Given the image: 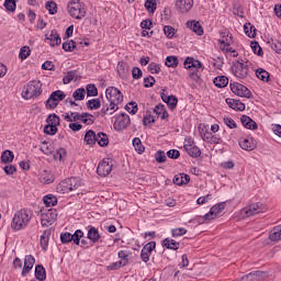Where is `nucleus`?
<instances>
[{"label":"nucleus","instance_id":"57","mask_svg":"<svg viewBox=\"0 0 281 281\" xmlns=\"http://www.w3.org/2000/svg\"><path fill=\"white\" fill-rule=\"evenodd\" d=\"M155 159H156L157 164H166V161H167L166 151H164L161 149L156 151Z\"/></svg>","mask_w":281,"mask_h":281},{"label":"nucleus","instance_id":"9","mask_svg":"<svg viewBox=\"0 0 281 281\" xmlns=\"http://www.w3.org/2000/svg\"><path fill=\"white\" fill-rule=\"evenodd\" d=\"M65 98H67V94H65L63 90L53 91L46 101V109H56L58 103L63 102Z\"/></svg>","mask_w":281,"mask_h":281},{"label":"nucleus","instance_id":"41","mask_svg":"<svg viewBox=\"0 0 281 281\" xmlns=\"http://www.w3.org/2000/svg\"><path fill=\"white\" fill-rule=\"evenodd\" d=\"M184 150L189 156L193 157V159L201 157V149L196 145H193L192 147H189Z\"/></svg>","mask_w":281,"mask_h":281},{"label":"nucleus","instance_id":"34","mask_svg":"<svg viewBox=\"0 0 281 281\" xmlns=\"http://www.w3.org/2000/svg\"><path fill=\"white\" fill-rule=\"evenodd\" d=\"M244 32L248 38H256V26L251 24L250 22H246L244 24Z\"/></svg>","mask_w":281,"mask_h":281},{"label":"nucleus","instance_id":"20","mask_svg":"<svg viewBox=\"0 0 281 281\" xmlns=\"http://www.w3.org/2000/svg\"><path fill=\"white\" fill-rule=\"evenodd\" d=\"M100 231L97 227L89 225L87 239L90 240L92 245H95V243L100 241Z\"/></svg>","mask_w":281,"mask_h":281},{"label":"nucleus","instance_id":"49","mask_svg":"<svg viewBox=\"0 0 281 281\" xmlns=\"http://www.w3.org/2000/svg\"><path fill=\"white\" fill-rule=\"evenodd\" d=\"M177 104H179V99L175 95H168L167 106H169L170 111H175L177 109Z\"/></svg>","mask_w":281,"mask_h":281},{"label":"nucleus","instance_id":"47","mask_svg":"<svg viewBox=\"0 0 281 281\" xmlns=\"http://www.w3.org/2000/svg\"><path fill=\"white\" fill-rule=\"evenodd\" d=\"M74 236L69 232L60 233V243L61 245H69V243H72Z\"/></svg>","mask_w":281,"mask_h":281},{"label":"nucleus","instance_id":"7","mask_svg":"<svg viewBox=\"0 0 281 281\" xmlns=\"http://www.w3.org/2000/svg\"><path fill=\"white\" fill-rule=\"evenodd\" d=\"M78 188H80V179L71 177L57 184V192L60 194H69V192H74V190H78Z\"/></svg>","mask_w":281,"mask_h":281},{"label":"nucleus","instance_id":"60","mask_svg":"<svg viewBox=\"0 0 281 281\" xmlns=\"http://www.w3.org/2000/svg\"><path fill=\"white\" fill-rule=\"evenodd\" d=\"M87 93V91L85 90V88H79L77 89L74 93H72V98L74 100L78 101V100H85V94Z\"/></svg>","mask_w":281,"mask_h":281},{"label":"nucleus","instance_id":"33","mask_svg":"<svg viewBox=\"0 0 281 281\" xmlns=\"http://www.w3.org/2000/svg\"><path fill=\"white\" fill-rule=\"evenodd\" d=\"M35 278L40 281L47 280V272L45 271V267H43V265L35 266Z\"/></svg>","mask_w":281,"mask_h":281},{"label":"nucleus","instance_id":"45","mask_svg":"<svg viewBox=\"0 0 281 281\" xmlns=\"http://www.w3.org/2000/svg\"><path fill=\"white\" fill-rule=\"evenodd\" d=\"M46 122L50 125V126H60V116L56 115V114H49Z\"/></svg>","mask_w":281,"mask_h":281},{"label":"nucleus","instance_id":"48","mask_svg":"<svg viewBox=\"0 0 281 281\" xmlns=\"http://www.w3.org/2000/svg\"><path fill=\"white\" fill-rule=\"evenodd\" d=\"M86 104H87L88 109H90V111H95V110L100 109V106H102L100 99H91Z\"/></svg>","mask_w":281,"mask_h":281},{"label":"nucleus","instance_id":"22","mask_svg":"<svg viewBox=\"0 0 281 281\" xmlns=\"http://www.w3.org/2000/svg\"><path fill=\"white\" fill-rule=\"evenodd\" d=\"M186 26L189 27L194 34L198 36H203V26H201V23L196 20H191L186 23Z\"/></svg>","mask_w":281,"mask_h":281},{"label":"nucleus","instance_id":"62","mask_svg":"<svg viewBox=\"0 0 281 281\" xmlns=\"http://www.w3.org/2000/svg\"><path fill=\"white\" fill-rule=\"evenodd\" d=\"M44 133H46V135H56V133H58V127H56V125H45L44 126Z\"/></svg>","mask_w":281,"mask_h":281},{"label":"nucleus","instance_id":"17","mask_svg":"<svg viewBox=\"0 0 281 281\" xmlns=\"http://www.w3.org/2000/svg\"><path fill=\"white\" fill-rule=\"evenodd\" d=\"M244 278L246 281H262L269 278V272L257 270L244 276Z\"/></svg>","mask_w":281,"mask_h":281},{"label":"nucleus","instance_id":"36","mask_svg":"<svg viewBox=\"0 0 281 281\" xmlns=\"http://www.w3.org/2000/svg\"><path fill=\"white\" fill-rule=\"evenodd\" d=\"M43 202L46 207H54V205H58V198L54 194H47L43 198Z\"/></svg>","mask_w":281,"mask_h":281},{"label":"nucleus","instance_id":"38","mask_svg":"<svg viewBox=\"0 0 281 281\" xmlns=\"http://www.w3.org/2000/svg\"><path fill=\"white\" fill-rule=\"evenodd\" d=\"M81 122L83 124H87L88 126H91V124H95V116L91 113L82 112L80 114Z\"/></svg>","mask_w":281,"mask_h":281},{"label":"nucleus","instance_id":"31","mask_svg":"<svg viewBox=\"0 0 281 281\" xmlns=\"http://www.w3.org/2000/svg\"><path fill=\"white\" fill-rule=\"evenodd\" d=\"M161 245H162V247H166V249H171L173 251H177V249H179L180 243L167 237L161 241Z\"/></svg>","mask_w":281,"mask_h":281},{"label":"nucleus","instance_id":"53","mask_svg":"<svg viewBox=\"0 0 281 281\" xmlns=\"http://www.w3.org/2000/svg\"><path fill=\"white\" fill-rule=\"evenodd\" d=\"M46 10L48 11L49 14L54 15L56 12H58V5L54 1H47L45 4Z\"/></svg>","mask_w":281,"mask_h":281},{"label":"nucleus","instance_id":"40","mask_svg":"<svg viewBox=\"0 0 281 281\" xmlns=\"http://www.w3.org/2000/svg\"><path fill=\"white\" fill-rule=\"evenodd\" d=\"M166 67H171L172 69H177L179 67V58L177 56H167L165 60Z\"/></svg>","mask_w":281,"mask_h":281},{"label":"nucleus","instance_id":"26","mask_svg":"<svg viewBox=\"0 0 281 281\" xmlns=\"http://www.w3.org/2000/svg\"><path fill=\"white\" fill-rule=\"evenodd\" d=\"M154 113H156L158 117L160 116L161 120H168V117H170V114H168V110H166V105H164L162 103H158L154 108Z\"/></svg>","mask_w":281,"mask_h":281},{"label":"nucleus","instance_id":"51","mask_svg":"<svg viewBox=\"0 0 281 281\" xmlns=\"http://www.w3.org/2000/svg\"><path fill=\"white\" fill-rule=\"evenodd\" d=\"M270 47L276 54H281V42L278 40L270 38L269 42Z\"/></svg>","mask_w":281,"mask_h":281},{"label":"nucleus","instance_id":"64","mask_svg":"<svg viewBox=\"0 0 281 281\" xmlns=\"http://www.w3.org/2000/svg\"><path fill=\"white\" fill-rule=\"evenodd\" d=\"M164 33L167 36V38H173V36H175V27H172L170 25H166L164 27Z\"/></svg>","mask_w":281,"mask_h":281},{"label":"nucleus","instance_id":"5","mask_svg":"<svg viewBox=\"0 0 281 281\" xmlns=\"http://www.w3.org/2000/svg\"><path fill=\"white\" fill-rule=\"evenodd\" d=\"M231 69L235 78L245 80V78L249 76V60L245 61L244 59H239V60L233 61Z\"/></svg>","mask_w":281,"mask_h":281},{"label":"nucleus","instance_id":"46","mask_svg":"<svg viewBox=\"0 0 281 281\" xmlns=\"http://www.w3.org/2000/svg\"><path fill=\"white\" fill-rule=\"evenodd\" d=\"M32 54L30 46H22L19 53L20 60H27V57Z\"/></svg>","mask_w":281,"mask_h":281},{"label":"nucleus","instance_id":"12","mask_svg":"<svg viewBox=\"0 0 281 281\" xmlns=\"http://www.w3.org/2000/svg\"><path fill=\"white\" fill-rule=\"evenodd\" d=\"M227 207L226 202H220L215 205H213L210 211L203 216V221H214L218 214L223 212Z\"/></svg>","mask_w":281,"mask_h":281},{"label":"nucleus","instance_id":"52","mask_svg":"<svg viewBox=\"0 0 281 281\" xmlns=\"http://www.w3.org/2000/svg\"><path fill=\"white\" fill-rule=\"evenodd\" d=\"M16 1L18 0H5L3 7L8 12H16Z\"/></svg>","mask_w":281,"mask_h":281},{"label":"nucleus","instance_id":"30","mask_svg":"<svg viewBox=\"0 0 281 281\" xmlns=\"http://www.w3.org/2000/svg\"><path fill=\"white\" fill-rule=\"evenodd\" d=\"M95 143L101 148L109 146V135H106V133H104V132H99L95 136Z\"/></svg>","mask_w":281,"mask_h":281},{"label":"nucleus","instance_id":"2","mask_svg":"<svg viewBox=\"0 0 281 281\" xmlns=\"http://www.w3.org/2000/svg\"><path fill=\"white\" fill-rule=\"evenodd\" d=\"M34 213L30 209H21L16 211L11 221V228L13 232H21V229H25L27 225H30V221H32V216Z\"/></svg>","mask_w":281,"mask_h":281},{"label":"nucleus","instance_id":"55","mask_svg":"<svg viewBox=\"0 0 281 281\" xmlns=\"http://www.w3.org/2000/svg\"><path fill=\"white\" fill-rule=\"evenodd\" d=\"M67 157V150L65 148H59L54 153V159L57 161H63Z\"/></svg>","mask_w":281,"mask_h":281},{"label":"nucleus","instance_id":"37","mask_svg":"<svg viewBox=\"0 0 281 281\" xmlns=\"http://www.w3.org/2000/svg\"><path fill=\"white\" fill-rule=\"evenodd\" d=\"M95 136H97L95 132L93 130H89L85 134L83 142H86V144H88V146H94Z\"/></svg>","mask_w":281,"mask_h":281},{"label":"nucleus","instance_id":"32","mask_svg":"<svg viewBox=\"0 0 281 281\" xmlns=\"http://www.w3.org/2000/svg\"><path fill=\"white\" fill-rule=\"evenodd\" d=\"M213 83L217 89H225V87L229 85V79L225 76H217L213 79Z\"/></svg>","mask_w":281,"mask_h":281},{"label":"nucleus","instance_id":"39","mask_svg":"<svg viewBox=\"0 0 281 281\" xmlns=\"http://www.w3.org/2000/svg\"><path fill=\"white\" fill-rule=\"evenodd\" d=\"M256 76L259 80H262V82H269L271 75H269V71L265 70V68H258L256 70Z\"/></svg>","mask_w":281,"mask_h":281},{"label":"nucleus","instance_id":"3","mask_svg":"<svg viewBox=\"0 0 281 281\" xmlns=\"http://www.w3.org/2000/svg\"><path fill=\"white\" fill-rule=\"evenodd\" d=\"M41 93H43V83L40 80H33L24 86L22 98L24 100H32V98H38Z\"/></svg>","mask_w":281,"mask_h":281},{"label":"nucleus","instance_id":"50","mask_svg":"<svg viewBox=\"0 0 281 281\" xmlns=\"http://www.w3.org/2000/svg\"><path fill=\"white\" fill-rule=\"evenodd\" d=\"M88 98H95L98 95V87L93 83H89L86 87Z\"/></svg>","mask_w":281,"mask_h":281},{"label":"nucleus","instance_id":"18","mask_svg":"<svg viewBox=\"0 0 281 281\" xmlns=\"http://www.w3.org/2000/svg\"><path fill=\"white\" fill-rule=\"evenodd\" d=\"M193 5H194V0H177L176 1L177 10L182 14H186V12H190Z\"/></svg>","mask_w":281,"mask_h":281},{"label":"nucleus","instance_id":"58","mask_svg":"<svg viewBox=\"0 0 281 281\" xmlns=\"http://www.w3.org/2000/svg\"><path fill=\"white\" fill-rule=\"evenodd\" d=\"M125 111H127V113H131L132 115H135V113H137L138 111V108H137V102H128L126 105H125Z\"/></svg>","mask_w":281,"mask_h":281},{"label":"nucleus","instance_id":"63","mask_svg":"<svg viewBox=\"0 0 281 281\" xmlns=\"http://www.w3.org/2000/svg\"><path fill=\"white\" fill-rule=\"evenodd\" d=\"M224 124L228 127V128H238V125L236 124V121H234V119L229 117V116H225L223 119Z\"/></svg>","mask_w":281,"mask_h":281},{"label":"nucleus","instance_id":"10","mask_svg":"<svg viewBox=\"0 0 281 281\" xmlns=\"http://www.w3.org/2000/svg\"><path fill=\"white\" fill-rule=\"evenodd\" d=\"M243 212L245 216L249 218V216H256V214H263V212H267V205L261 202L252 203L243 209Z\"/></svg>","mask_w":281,"mask_h":281},{"label":"nucleus","instance_id":"54","mask_svg":"<svg viewBox=\"0 0 281 281\" xmlns=\"http://www.w3.org/2000/svg\"><path fill=\"white\" fill-rule=\"evenodd\" d=\"M250 47H251L254 54H256L257 56H263L265 55V53L262 52V47H260V44L258 42L252 41L250 43Z\"/></svg>","mask_w":281,"mask_h":281},{"label":"nucleus","instance_id":"11","mask_svg":"<svg viewBox=\"0 0 281 281\" xmlns=\"http://www.w3.org/2000/svg\"><path fill=\"white\" fill-rule=\"evenodd\" d=\"M128 126H131V116L128 114L121 113L119 116H116L113 124L114 131H117L120 133L125 128H128Z\"/></svg>","mask_w":281,"mask_h":281},{"label":"nucleus","instance_id":"61","mask_svg":"<svg viewBox=\"0 0 281 281\" xmlns=\"http://www.w3.org/2000/svg\"><path fill=\"white\" fill-rule=\"evenodd\" d=\"M119 258L121 259V262L128 265V256H131V252L128 250H120L117 254Z\"/></svg>","mask_w":281,"mask_h":281},{"label":"nucleus","instance_id":"24","mask_svg":"<svg viewBox=\"0 0 281 281\" xmlns=\"http://www.w3.org/2000/svg\"><path fill=\"white\" fill-rule=\"evenodd\" d=\"M226 104L229 106V109H233V111H245L246 109L245 103L236 99H226Z\"/></svg>","mask_w":281,"mask_h":281},{"label":"nucleus","instance_id":"59","mask_svg":"<svg viewBox=\"0 0 281 281\" xmlns=\"http://www.w3.org/2000/svg\"><path fill=\"white\" fill-rule=\"evenodd\" d=\"M61 47L64 52H74L76 49V41L70 40L69 42H64Z\"/></svg>","mask_w":281,"mask_h":281},{"label":"nucleus","instance_id":"19","mask_svg":"<svg viewBox=\"0 0 281 281\" xmlns=\"http://www.w3.org/2000/svg\"><path fill=\"white\" fill-rule=\"evenodd\" d=\"M49 238H52V228H47L40 237V245L43 251L49 249Z\"/></svg>","mask_w":281,"mask_h":281},{"label":"nucleus","instance_id":"6","mask_svg":"<svg viewBox=\"0 0 281 281\" xmlns=\"http://www.w3.org/2000/svg\"><path fill=\"white\" fill-rule=\"evenodd\" d=\"M68 12L72 19H77L80 21L87 16V10L85 9V3L80 2V0H71L68 2Z\"/></svg>","mask_w":281,"mask_h":281},{"label":"nucleus","instance_id":"4","mask_svg":"<svg viewBox=\"0 0 281 281\" xmlns=\"http://www.w3.org/2000/svg\"><path fill=\"white\" fill-rule=\"evenodd\" d=\"M183 65L184 69H190L189 77L191 78V80H194V82H199L201 80L199 69L203 68V63H201L199 59H194V57H187Z\"/></svg>","mask_w":281,"mask_h":281},{"label":"nucleus","instance_id":"29","mask_svg":"<svg viewBox=\"0 0 281 281\" xmlns=\"http://www.w3.org/2000/svg\"><path fill=\"white\" fill-rule=\"evenodd\" d=\"M54 179H55L54 175L52 173V171H48V170H44L40 175V181H41V183H44V186L54 183Z\"/></svg>","mask_w":281,"mask_h":281},{"label":"nucleus","instance_id":"35","mask_svg":"<svg viewBox=\"0 0 281 281\" xmlns=\"http://www.w3.org/2000/svg\"><path fill=\"white\" fill-rule=\"evenodd\" d=\"M14 161V153L10 149L2 151L1 164H12Z\"/></svg>","mask_w":281,"mask_h":281},{"label":"nucleus","instance_id":"16","mask_svg":"<svg viewBox=\"0 0 281 281\" xmlns=\"http://www.w3.org/2000/svg\"><path fill=\"white\" fill-rule=\"evenodd\" d=\"M36 262V258H34V256L32 255H26L24 257V266L21 272V277L25 278V276H27V273H30V271H32V269L34 268V265Z\"/></svg>","mask_w":281,"mask_h":281},{"label":"nucleus","instance_id":"42","mask_svg":"<svg viewBox=\"0 0 281 281\" xmlns=\"http://www.w3.org/2000/svg\"><path fill=\"white\" fill-rule=\"evenodd\" d=\"M82 238H85V232H82V229L75 231V233L72 234V243H74V245L79 246L80 245V240H82Z\"/></svg>","mask_w":281,"mask_h":281},{"label":"nucleus","instance_id":"23","mask_svg":"<svg viewBox=\"0 0 281 281\" xmlns=\"http://www.w3.org/2000/svg\"><path fill=\"white\" fill-rule=\"evenodd\" d=\"M116 69L120 78H126L131 74V66L126 61H119Z\"/></svg>","mask_w":281,"mask_h":281},{"label":"nucleus","instance_id":"13","mask_svg":"<svg viewBox=\"0 0 281 281\" xmlns=\"http://www.w3.org/2000/svg\"><path fill=\"white\" fill-rule=\"evenodd\" d=\"M231 90L235 95H238L239 98H251V90L245 86H243L239 82H233L231 83Z\"/></svg>","mask_w":281,"mask_h":281},{"label":"nucleus","instance_id":"56","mask_svg":"<svg viewBox=\"0 0 281 281\" xmlns=\"http://www.w3.org/2000/svg\"><path fill=\"white\" fill-rule=\"evenodd\" d=\"M188 234V229L183 227L172 228L171 229V236L172 238H179V236H186Z\"/></svg>","mask_w":281,"mask_h":281},{"label":"nucleus","instance_id":"1","mask_svg":"<svg viewBox=\"0 0 281 281\" xmlns=\"http://www.w3.org/2000/svg\"><path fill=\"white\" fill-rule=\"evenodd\" d=\"M105 98L109 103L103 104L101 115H113L120 109V104L124 102V94L116 87H108L105 90Z\"/></svg>","mask_w":281,"mask_h":281},{"label":"nucleus","instance_id":"21","mask_svg":"<svg viewBox=\"0 0 281 281\" xmlns=\"http://www.w3.org/2000/svg\"><path fill=\"white\" fill-rule=\"evenodd\" d=\"M240 122H241L244 128H248V131H258V123H256V121H254L249 116H247L245 114L241 115Z\"/></svg>","mask_w":281,"mask_h":281},{"label":"nucleus","instance_id":"14","mask_svg":"<svg viewBox=\"0 0 281 281\" xmlns=\"http://www.w3.org/2000/svg\"><path fill=\"white\" fill-rule=\"evenodd\" d=\"M155 249H157L156 241H149L143 247L140 251V259L143 260V262H148L150 260V255L153 254V251H155Z\"/></svg>","mask_w":281,"mask_h":281},{"label":"nucleus","instance_id":"25","mask_svg":"<svg viewBox=\"0 0 281 281\" xmlns=\"http://www.w3.org/2000/svg\"><path fill=\"white\" fill-rule=\"evenodd\" d=\"M173 183L176 186H188L190 183V175L188 173H178L173 177Z\"/></svg>","mask_w":281,"mask_h":281},{"label":"nucleus","instance_id":"15","mask_svg":"<svg viewBox=\"0 0 281 281\" xmlns=\"http://www.w3.org/2000/svg\"><path fill=\"white\" fill-rule=\"evenodd\" d=\"M111 170H113V164H110L106 160L100 161L97 167V173L99 177H109V175H111Z\"/></svg>","mask_w":281,"mask_h":281},{"label":"nucleus","instance_id":"43","mask_svg":"<svg viewBox=\"0 0 281 281\" xmlns=\"http://www.w3.org/2000/svg\"><path fill=\"white\" fill-rule=\"evenodd\" d=\"M145 8L149 14H155V11L157 10V0H146Z\"/></svg>","mask_w":281,"mask_h":281},{"label":"nucleus","instance_id":"8","mask_svg":"<svg viewBox=\"0 0 281 281\" xmlns=\"http://www.w3.org/2000/svg\"><path fill=\"white\" fill-rule=\"evenodd\" d=\"M58 220V211L56 209H49L47 212L42 213L41 215V225L42 227H49V225H54Z\"/></svg>","mask_w":281,"mask_h":281},{"label":"nucleus","instance_id":"28","mask_svg":"<svg viewBox=\"0 0 281 281\" xmlns=\"http://www.w3.org/2000/svg\"><path fill=\"white\" fill-rule=\"evenodd\" d=\"M239 146L243 150H256V143H254V138H244L243 140H239Z\"/></svg>","mask_w":281,"mask_h":281},{"label":"nucleus","instance_id":"27","mask_svg":"<svg viewBox=\"0 0 281 281\" xmlns=\"http://www.w3.org/2000/svg\"><path fill=\"white\" fill-rule=\"evenodd\" d=\"M46 40L50 41V47H56L61 43L60 34H58V31H52L49 35H46Z\"/></svg>","mask_w":281,"mask_h":281},{"label":"nucleus","instance_id":"44","mask_svg":"<svg viewBox=\"0 0 281 281\" xmlns=\"http://www.w3.org/2000/svg\"><path fill=\"white\" fill-rule=\"evenodd\" d=\"M135 150L138 153V155H142V153H144V150H146V147H144V145L142 144V139H139V137H135L132 142Z\"/></svg>","mask_w":281,"mask_h":281}]
</instances>
